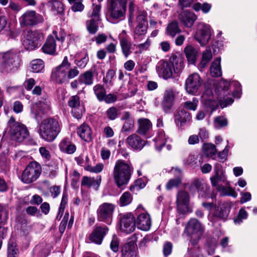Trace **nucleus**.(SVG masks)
<instances>
[{"label":"nucleus","instance_id":"obj_44","mask_svg":"<svg viewBox=\"0 0 257 257\" xmlns=\"http://www.w3.org/2000/svg\"><path fill=\"white\" fill-rule=\"evenodd\" d=\"M31 68L34 72H41L44 68V63L41 59L34 60L31 63Z\"/></svg>","mask_w":257,"mask_h":257},{"label":"nucleus","instance_id":"obj_18","mask_svg":"<svg viewBox=\"0 0 257 257\" xmlns=\"http://www.w3.org/2000/svg\"><path fill=\"white\" fill-rule=\"evenodd\" d=\"M230 83L227 81L223 80L220 82L219 86L222 88L219 97L220 104L223 108L228 105L231 104L233 102V99L230 97L231 95L226 92L229 89Z\"/></svg>","mask_w":257,"mask_h":257},{"label":"nucleus","instance_id":"obj_9","mask_svg":"<svg viewBox=\"0 0 257 257\" xmlns=\"http://www.w3.org/2000/svg\"><path fill=\"white\" fill-rule=\"evenodd\" d=\"M126 0H109V12L111 18L120 20L124 17L126 9Z\"/></svg>","mask_w":257,"mask_h":257},{"label":"nucleus","instance_id":"obj_4","mask_svg":"<svg viewBox=\"0 0 257 257\" xmlns=\"http://www.w3.org/2000/svg\"><path fill=\"white\" fill-rule=\"evenodd\" d=\"M20 66V58L17 53L8 51L0 53V71L7 74L15 71Z\"/></svg>","mask_w":257,"mask_h":257},{"label":"nucleus","instance_id":"obj_64","mask_svg":"<svg viewBox=\"0 0 257 257\" xmlns=\"http://www.w3.org/2000/svg\"><path fill=\"white\" fill-rule=\"evenodd\" d=\"M20 229L23 234L25 235H27L31 229L30 225H29L25 220H23L22 222Z\"/></svg>","mask_w":257,"mask_h":257},{"label":"nucleus","instance_id":"obj_8","mask_svg":"<svg viewBox=\"0 0 257 257\" xmlns=\"http://www.w3.org/2000/svg\"><path fill=\"white\" fill-rule=\"evenodd\" d=\"M65 37V34L63 31H61L58 35L56 31H53L52 34L48 36L45 44L42 46L41 48L42 52L47 54H55L56 49L55 39L63 42Z\"/></svg>","mask_w":257,"mask_h":257},{"label":"nucleus","instance_id":"obj_26","mask_svg":"<svg viewBox=\"0 0 257 257\" xmlns=\"http://www.w3.org/2000/svg\"><path fill=\"white\" fill-rule=\"evenodd\" d=\"M136 223L139 229L144 231L149 230L152 224L150 215L141 213L138 216Z\"/></svg>","mask_w":257,"mask_h":257},{"label":"nucleus","instance_id":"obj_35","mask_svg":"<svg viewBox=\"0 0 257 257\" xmlns=\"http://www.w3.org/2000/svg\"><path fill=\"white\" fill-rule=\"evenodd\" d=\"M101 182V177L98 176L96 179L94 177L84 176L81 181V185L88 188L91 186L98 187Z\"/></svg>","mask_w":257,"mask_h":257},{"label":"nucleus","instance_id":"obj_5","mask_svg":"<svg viewBox=\"0 0 257 257\" xmlns=\"http://www.w3.org/2000/svg\"><path fill=\"white\" fill-rule=\"evenodd\" d=\"M8 132L11 138L18 142H23L29 135L26 126L16 121L13 117H11L8 122Z\"/></svg>","mask_w":257,"mask_h":257},{"label":"nucleus","instance_id":"obj_12","mask_svg":"<svg viewBox=\"0 0 257 257\" xmlns=\"http://www.w3.org/2000/svg\"><path fill=\"white\" fill-rule=\"evenodd\" d=\"M44 21V18L41 15L37 14L34 11L26 12L19 19L21 27L33 26L41 23Z\"/></svg>","mask_w":257,"mask_h":257},{"label":"nucleus","instance_id":"obj_30","mask_svg":"<svg viewBox=\"0 0 257 257\" xmlns=\"http://www.w3.org/2000/svg\"><path fill=\"white\" fill-rule=\"evenodd\" d=\"M77 133L79 137L86 142H90L92 140V131L87 124H82L78 128Z\"/></svg>","mask_w":257,"mask_h":257},{"label":"nucleus","instance_id":"obj_2","mask_svg":"<svg viewBox=\"0 0 257 257\" xmlns=\"http://www.w3.org/2000/svg\"><path fill=\"white\" fill-rule=\"evenodd\" d=\"M133 168L131 163L126 162L122 160H117L113 171L114 181L118 187L128 183Z\"/></svg>","mask_w":257,"mask_h":257},{"label":"nucleus","instance_id":"obj_27","mask_svg":"<svg viewBox=\"0 0 257 257\" xmlns=\"http://www.w3.org/2000/svg\"><path fill=\"white\" fill-rule=\"evenodd\" d=\"M215 175L210 178V180L212 186L215 187L216 189L218 186L220 185L218 184L219 181L225 182L226 181V178L224 175L223 171L221 169L219 164H216L214 168Z\"/></svg>","mask_w":257,"mask_h":257},{"label":"nucleus","instance_id":"obj_19","mask_svg":"<svg viewBox=\"0 0 257 257\" xmlns=\"http://www.w3.org/2000/svg\"><path fill=\"white\" fill-rule=\"evenodd\" d=\"M108 230V228L106 226L95 227L89 235V239L94 243L101 244Z\"/></svg>","mask_w":257,"mask_h":257},{"label":"nucleus","instance_id":"obj_48","mask_svg":"<svg viewBox=\"0 0 257 257\" xmlns=\"http://www.w3.org/2000/svg\"><path fill=\"white\" fill-rule=\"evenodd\" d=\"M132 196L131 193L128 192H125L120 197V206H124L129 204L132 202Z\"/></svg>","mask_w":257,"mask_h":257},{"label":"nucleus","instance_id":"obj_31","mask_svg":"<svg viewBox=\"0 0 257 257\" xmlns=\"http://www.w3.org/2000/svg\"><path fill=\"white\" fill-rule=\"evenodd\" d=\"M184 52L188 62L190 64H195L198 53L197 50L192 45H189L185 47Z\"/></svg>","mask_w":257,"mask_h":257},{"label":"nucleus","instance_id":"obj_14","mask_svg":"<svg viewBox=\"0 0 257 257\" xmlns=\"http://www.w3.org/2000/svg\"><path fill=\"white\" fill-rule=\"evenodd\" d=\"M120 230L124 233H130L136 228L135 217L131 213L119 215Z\"/></svg>","mask_w":257,"mask_h":257},{"label":"nucleus","instance_id":"obj_15","mask_svg":"<svg viewBox=\"0 0 257 257\" xmlns=\"http://www.w3.org/2000/svg\"><path fill=\"white\" fill-rule=\"evenodd\" d=\"M204 226L201 222L195 218H192L187 222L184 229V232L189 236L198 235L203 233Z\"/></svg>","mask_w":257,"mask_h":257},{"label":"nucleus","instance_id":"obj_1","mask_svg":"<svg viewBox=\"0 0 257 257\" xmlns=\"http://www.w3.org/2000/svg\"><path fill=\"white\" fill-rule=\"evenodd\" d=\"M183 66L182 58L174 54L170 57L169 62L160 61L157 69L159 74L167 79L172 77L173 71L176 73L180 72Z\"/></svg>","mask_w":257,"mask_h":257},{"label":"nucleus","instance_id":"obj_47","mask_svg":"<svg viewBox=\"0 0 257 257\" xmlns=\"http://www.w3.org/2000/svg\"><path fill=\"white\" fill-rule=\"evenodd\" d=\"M193 8L195 11H199V10H202V11L204 13L206 14L210 11L211 8V5L207 3H204L203 4H201L200 3H197L193 5Z\"/></svg>","mask_w":257,"mask_h":257},{"label":"nucleus","instance_id":"obj_61","mask_svg":"<svg viewBox=\"0 0 257 257\" xmlns=\"http://www.w3.org/2000/svg\"><path fill=\"white\" fill-rule=\"evenodd\" d=\"M190 190H193L194 189L197 190L198 191L201 189H204L203 185L198 179L195 180L190 186Z\"/></svg>","mask_w":257,"mask_h":257},{"label":"nucleus","instance_id":"obj_22","mask_svg":"<svg viewBox=\"0 0 257 257\" xmlns=\"http://www.w3.org/2000/svg\"><path fill=\"white\" fill-rule=\"evenodd\" d=\"M230 206L226 203L221 204L215 207L213 213V217L214 220H225L230 212Z\"/></svg>","mask_w":257,"mask_h":257},{"label":"nucleus","instance_id":"obj_63","mask_svg":"<svg viewBox=\"0 0 257 257\" xmlns=\"http://www.w3.org/2000/svg\"><path fill=\"white\" fill-rule=\"evenodd\" d=\"M79 71L76 67H74V68H72L70 67L67 71L68 79H72L76 77L79 74Z\"/></svg>","mask_w":257,"mask_h":257},{"label":"nucleus","instance_id":"obj_38","mask_svg":"<svg viewBox=\"0 0 257 257\" xmlns=\"http://www.w3.org/2000/svg\"><path fill=\"white\" fill-rule=\"evenodd\" d=\"M166 31L168 35L174 37L177 34L181 32L178 23L176 21H173L169 23L167 27Z\"/></svg>","mask_w":257,"mask_h":257},{"label":"nucleus","instance_id":"obj_40","mask_svg":"<svg viewBox=\"0 0 257 257\" xmlns=\"http://www.w3.org/2000/svg\"><path fill=\"white\" fill-rule=\"evenodd\" d=\"M217 190L220 192L222 196H230L234 198H236L237 196L234 189L230 186L225 187L221 185L217 187Z\"/></svg>","mask_w":257,"mask_h":257},{"label":"nucleus","instance_id":"obj_42","mask_svg":"<svg viewBox=\"0 0 257 257\" xmlns=\"http://www.w3.org/2000/svg\"><path fill=\"white\" fill-rule=\"evenodd\" d=\"M100 10L101 6L99 5H93L92 10L88 13L89 19H94L100 21Z\"/></svg>","mask_w":257,"mask_h":257},{"label":"nucleus","instance_id":"obj_59","mask_svg":"<svg viewBox=\"0 0 257 257\" xmlns=\"http://www.w3.org/2000/svg\"><path fill=\"white\" fill-rule=\"evenodd\" d=\"M247 217V212L243 209H241L239 210V214L237 218L234 220V222L236 223L239 224L242 222V219H246Z\"/></svg>","mask_w":257,"mask_h":257},{"label":"nucleus","instance_id":"obj_23","mask_svg":"<svg viewBox=\"0 0 257 257\" xmlns=\"http://www.w3.org/2000/svg\"><path fill=\"white\" fill-rule=\"evenodd\" d=\"M178 19L184 26L191 28L197 20V16L193 13L185 10L179 14Z\"/></svg>","mask_w":257,"mask_h":257},{"label":"nucleus","instance_id":"obj_60","mask_svg":"<svg viewBox=\"0 0 257 257\" xmlns=\"http://www.w3.org/2000/svg\"><path fill=\"white\" fill-rule=\"evenodd\" d=\"M82 1H78L73 4L71 10L74 12H82L84 9V6L82 4Z\"/></svg>","mask_w":257,"mask_h":257},{"label":"nucleus","instance_id":"obj_41","mask_svg":"<svg viewBox=\"0 0 257 257\" xmlns=\"http://www.w3.org/2000/svg\"><path fill=\"white\" fill-rule=\"evenodd\" d=\"M100 21L94 19H88L86 21V28L89 33L94 34L96 33L98 29V24Z\"/></svg>","mask_w":257,"mask_h":257},{"label":"nucleus","instance_id":"obj_58","mask_svg":"<svg viewBox=\"0 0 257 257\" xmlns=\"http://www.w3.org/2000/svg\"><path fill=\"white\" fill-rule=\"evenodd\" d=\"M89 60L87 54L85 55V56L82 58L80 60H75L74 63L75 64L80 68H84L86 65H87L88 62Z\"/></svg>","mask_w":257,"mask_h":257},{"label":"nucleus","instance_id":"obj_45","mask_svg":"<svg viewBox=\"0 0 257 257\" xmlns=\"http://www.w3.org/2000/svg\"><path fill=\"white\" fill-rule=\"evenodd\" d=\"M203 151L207 157H212L217 152L216 147L212 144H205L203 146Z\"/></svg>","mask_w":257,"mask_h":257},{"label":"nucleus","instance_id":"obj_3","mask_svg":"<svg viewBox=\"0 0 257 257\" xmlns=\"http://www.w3.org/2000/svg\"><path fill=\"white\" fill-rule=\"evenodd\" d=\"M61 132L59 122L53 118L44 119L40 124L39 133L41 137L48 142L53 141Z\"/></svg>","mask_w":257,"mask_h":257},{"label":"nucleus","instance_id":"obj_21","mask_svg":"<svg viewBox=\"0 0 257 257\" xmlns=\"http://www.w3.org/2000/svg\"><path fill=\"white\" fill-rule=\"evenodd\" d=\"M137 21L138 24L135 28L134 35L135 40H136L139 36L145 35L148 29V21L144 15H139Z\"/></svg>","mask_w":257,"mask_h":257},{"label":"nucleus","instance_id":"obj_25","mask_svg":"<svg viewBox=\"0 0 257 257\" xmlns=\"http://www.w3.org/2000/svg\"><path fill=\"white\" fill-rule=\"evenodd\" d=\"M126 144L132 149L141 150L145 146V141L136 134L130 135L126 139Z\"/></svg>","mask_w":257,"mask_h":257},{"label":"nucleus","instance_id":"obj_34","mask_svg":"<svg viewBox=\"0 0 257 257\" xmlns=\"http://www.w3.org/2000/svg\"><path fill=\"white\" fill-rule=\"evenodd\" d=\"M138 122L139 127L137 132L141 135H145L152 127V123L147 118H140Z\"/></svg>","mask_w":257,"mask_h":257},{"label":"nucleus","instance_id":"obj_11","mask_svg":"<svg viewBox=\"0 0 257 257\" xmlns=\"http://www.w3.org/2000/svg\"><path fill=\"white\" fill-rule=\"evenodd\" d=\"M71 66L68 57H64L61 64L52 71V77L58 83L62 84L68 80L67 71Z\"/></svg>","mask_w":257,"mask_h":257},{"label":"nucleus","instance_id":"obj_37","mask_svg":"<svg viewBox=\"0 0 257 257\" xmlns=\"http://www.w3.org/2000/svg\"><path fill=\"white\" fill-rule=\"evenodd\" d=\"M220 61L221 59L217 58L211 64L210 72L213 77H219L222 75Z\"/></svg>","mask_w":257,"mask_h":257},{"label":"nucleus","instance_id":"obj_33","mask_svg":"<svg viewBox=\"0 0 257 257\" xmlns=\"http://www.w3.org/2000/svg\"><path fill=\"white\" fill-rule=\"evenodd\" d=\"M191 119V116L190 113L185 109L179 110L175 114V120L176 122H180L181 125L189 122Z\"/></svg>","mask_w":257,"mask_h":257},{"label":"nucleus","instance_id":"obj_55","mask_svg":"<svg viewBox=\"0 0 257 257\" xmlns=\"http://www.w3.org/2000/svg\"><path fill=\"white\" fill-rule=\"evenodd\" d=\"M146 186V184L142 179L137 180L134 185L130 186V190L132 192H135L136 190H139L144 188Z\"/></svg>","mask_w":257,"mask_h":257},{"label":"nucleus","instance_id":"obj_28","mask_svg":"<svg viewBox=\"0 0 257 257\" xmlns=\"http://www.w3.org/2000/svg\"><path fill=\"white\" fill-rule=\"evenodd\" d=\"M119 40L122 54L126 58L132 53V43L127 36L119 35Z\"/></svg>","mask_w":257,"mask_h":257},{"label":"nucleus","instance_id":"obj_54","mask_svg":"<svg viewBox=\"0 0 257 257\" xmlns=\"http://www.w3.org/2000/svg\"><path fill=\"white\" fill-rule=\"evenodd\" d=\"M68 105L74 109H76L80 105V98L77 95H74L70 97L68 102Z\"/></svg>","mask_w":257,"mask_h":257},{"label":"nucleus","instance_id":"obj_16","mask_svg":"<svg viewBox=\"0 0 257 257\" xmlns=\"http://www.w3.org/2000/svg\"><path fill=\"white\" fill-rule=\"evenodd\" d=\"M203 81L200 76L197 73L190 75L185 82V89L191 94H195L199 90Z\"/></svg>","mask_w":257,"mask_h":257},{"label":"nucleus","instance_id":"obj_13","mask_svg":"<svg viewBox=\"0 0 257 257\" xmlns=\"http://www.w3.org/2000/svg\"><path fill=\"white\" fill-rule=\"evenodd\" d=\"M211 35V30L209 25L203 23L198 24L195 39L201 46H204L209 42Z\"/></svg>","mask_w":257,"mask_h":257},{"label":"nucleus","instance_id":"obj_6","mask_svg":"<svg viewBox=\"0 0 257 257\" xmlns=\"http://www.w3.org/2000/svg\"><path fill=\"white\" fill-rule=\"evenodd\" d=\"M42 172L41 165L36 162L30 163L23 172L22 181L25 184H30L36 181Z\"/></svg>","mask_w":257,"mask_h":257},{"label":"nucleus","instance_id":"obj_17","mask_svg":"<svg viewBox=\"0 0 257 257\" xmlns=\"http://www.w3.org/2000/svg\"><path fill=\"white\" fill-rule=\"evenodd\" d=\"M177 94L176 90L173 88H167L164 91L162 105L166 112H169L171 109Z\"/></svg>","mask_w":257,"mask_h":257},{"label":"nucleus","instance_id":"obj_29","mask_svg":"<svg viewBox=\"0 0 257 257\" xmlns=\"http://www.w3.org/2000/svg\"><path fill=\"white\" fill-rule=\"evenodd\" d=\"M50 108V101L48 99L45 98L33 104L31 106L32 112L36 115L39 113L40 111H44Z\"/></svg>","mask_w":257,"mask_h":257},{"label":"nucleus","instance_id":"obj_50","mask_svg":"<svg viewBox=\"0 0 257 257\" xmlns=\"http://www.w3.org/2000/svg\"><path fill=\"white\" fill-rule=\"evenodd\" d=\"M19 249L15 242L9 243L8 246V257H18Z\"/></svg>","mask_w":257,"mask_h":257},{"label":"nucleus","instance_id":"obj_53","mask_svg":"<svg viewBox=\"0 0 257 257\" xmlns=\"http://www.w3.org/2000/svg\"><path fill=\"white\" fill-rule=\"evenodd\" d=\"M134 127V119H128L124 121L122 127V131L124 132L133 131Z\"/></svg>","mask_w":257,"mask_h":257},{"label":"nucleus","instance_id":"obj_57","mask_svg":"<svg viewBox=\"0 0 257 257\" xmlns=\"http://www.w3.org/2000/svg\"><path fill=\"white\" fill-rule=\"evenodd\" d=\"M181 183V180L179 178L170 179L166 184V188L167 190H170L174 187H177Z\"/></svg>","mask_w":257,"mask_h":257},{"label":"nucleus","instance_id":"obj_36","mask_svg":"<svg viewBox=\"0 0 257 257\" xmlns=\"http://www.w3.org/2000/svg\"><path fill=\"white\" fill-rule=\"evenodd\" d=\"M78 79L81 83L91 85L93 83V72L92 70L87 71L80 74Z\"/></svg>","mask_w":257,"mask_h":257},{"label":"nucleus","instance_id":"obj_46","mask_svg":"<svg viewBox=\"0 0 257 257\" xmlns=\"http://www.w3.org/2000/svg\"><path fill=\"white\" fill-rule=\"evenodd\" d=\"M155 141L156 142V149L160 151L166 142V138L164 133L162 132H159L158 137L155 138Z\"/></svg>","mask_w":257,"mask_h":257},{"label":"nucleus","instance_id":"obj_56","mask_svg":"<svg viewBox=\"0 0 257 257\" xmlns=\"http://www.w3.org/2000/svg\"><path fill=\"white\" fill-rule=\"evenodd\" d=\"M173 244L170 242H166L163 247V252L164 255L166 257L170 255L172 252Z\"/></svg>","mask_w":257,"mask_h":257},{"label":"nucleus","instance_id":"obj_52","mask_svg":"<svg viewBox=\"0 0 257 257\" xmlns=\"http://www.w3.org/2000/svg\"><path fill=\"white\" fill-rule=\"evenodd\" d=\"M198 101L196 98H193L192 101H187L184 104L185 108L195 110L197 109Z\"/></svg>","mask_w":257,"mask_h":257},{"label":"nucleus","instance_id":"obj_62","mask_svg":"<svg viewBox=\"0 0 257 257\" xmlns=\"http://www.w3.org/2000/svg\"><path fill=\"white\" fill-rule=\"evenodd\" d=\"M136 9V6L134 1L128 2L129 20H132L134 18V13Z\"/></svg>","mask_w":257,"mask_h":257},{"label":"nucleus","instance_id":"obj_20","mask_svg":"<svg viewBox=\"0 0 257 257\" xmlns=\"http://www.w3.org/2000/svg\"><path fill=\"white\" fill-rule=\"evenodd\" d=\"M137 237L134 235L132 240L124 244L121 248V257H137Z\"/></svg>","mask_w":257,"mask_h":257},{"label":"nucleus","instance_id":"obj_7","mask_svg":"<svg viewBox=\"0 0 257 257\" xmlns=\"http://www.w3.org/2000/svg\"><path fill=\"white\" fill-rule=\"evenodd\" d=\"M44 39V35L40 31H28L23 40V45L26 49L33 50L39 47Z\"/></svg>","mask_w":257,"mask_h":257},{"label":"nucleus","instance_id":"obj_49","mask_svg":"<svg viewBox=\"0 0 257 257\" xmlns=\"http://www.w3.org/2000/svg\"><path fill=\"white\" fill-rule=\"evenodd\" d=\"M49 6L52 10L57 12L58 13H61L63 11V6L62 3L57 0H53L49 2Z\"/></svg>","mask_w":257,"mask_h":257},{"label":"nucleus","instance_id":"obj_43","mask_svg":"<svg viewBox=\"0 0 257 257\" xmlns=\"http://www.w3.org/2000/svg\"><path fill=\"white\" fill-rule=\"evenodd\" d=\"M120 114V109L114 106L109 107L105 112L107 118L110 120H115L119 117Z\"/></svg>","mask_w":257,"mask_h":257},{"label":"nucleus","instance_id":"obj_32","mask_svg":"<svg viewBox=\"0 0 257 257\" xmlns=\"http://www.w3.org/2000/svg\"><path fill=\"white\" fill-rule=\"evenodd\" d=\"M59 147L61 152L68 154H72L76 151V147L67 139H63L59 145Z\"/></svg>","mask_w":257,"mask_h":257},{"label":"nucleus","instance_id":"obj_24","mask_svg":"<svg viewBox=\"0 0 257 257\" xmlns=\"http://www.w3.org/2000/svg\"><path fill=\"white\" fill-rule=\"evenodd\" d=\"M189 202V196L188 193L184 191L178 192L177 198V208L179 211L184 213L188 209Z\"/></svg>","mask_w":257,"mask_h":257},{"label":"nucleus","instance_id":"obj_51","mask_svg":"<svg viewBox=\"0 0 257 257\" xmlns=\"http://www.w3.org/2000/svg\"><path fill=\"white\" fill-rule=\"evenodd\" d=\"M119 239L116 235H113L110 243V248L114 252H117L119 250Z\"/></svg>","mask_w":257,"mask_h":257},{"label":"nucleus","instance_id":"obj_10","mask_svg":"<svg viewBox=\"0 0 257 257\" xmlns=\"http://www.w3.org/2000/svg\"><path fill=\"white\" fill-rule=\"evenodd\" d=\"M115 205L104 202L100 204L96 211L97 218L99 221L110 224L112 221Z\"/></svg>","mask_w":257,"mask_h":257},{"label":"nucleus","instance_id":"obj_39","mask_svg":"<svg viewBox=\"0 0 257 257\" xmlns=\"http://www.w3.org/2000/svg\"><path fill=\"white\" fill-rule=\"evenodd\" d=\"M93 90L97 99L100 101H103L104 97L106 93L104 86L99 84H96L93 86Z\"/></svg>","mask_w":257,"mask_h":257}]
</instances>
